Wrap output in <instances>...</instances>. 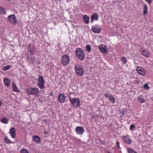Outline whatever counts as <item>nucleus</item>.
<instances>
[{
    "label": "nucleus",
    "mask_w": 153,
    "mask_h": 153,
    "mask_svg": "<svg viewBox=\"0 0 153 153\" xmlns=\"http://www.w3.org/2000/svg\"><path fill=\"white\" fill-rule=\"evenodd\" d=\"M26 91L28 94L33 95L35 97L38 96L40 93L39 89L36 88H28L26 89Z\"/></svg>",
    "instance_id": "nucleus-1"
},
{
    "label": "nucleus",
    "mask_w": 153,
    "mask_h": 153,
    "mask_svg": "<svg viewBox=\"0 0 153 153\" xmlns=\"http://www.w3.org/2000/svg\"><path fill=\"white\" fill-rule=\"evenodd\" d=\"M76 54L78 58L80 60H83L85 58V53L83 51L79 48H76L75 50Z\"/></svg>",
    "instance_id": "nucleus-2"
},
{
    "label": "nucleus",
    "mask_w": 153,
    "mask_h": 153,
    "mask_svg": "<svg viewBox=\"0 0 153 153\" xmlns=\"http://www.w3.org/2000/svg\"><path fill=\"white\" fill-rule=\"evenodd\" d=\"M69 99L73 107L75 108H77L80 106V101L78 98H71L70 97H69Z\"/></svg>",
    "instance_id": "nucleus-3"
},
{
    "label": "nucleus",
    "mask_w": 153,
    "mask_h": 153,
    "mask_svg": "<svg viewBox=\"0 0 153 153\" xmlns=\"http://www.w3.org/2000/svg\"><path fill=\"white\" fill-rule=\"evenodd\" d=\"M74 69L76 74L79 76H81L84 74V70L81 65L77 64L75 66Z\"/></svg>",
    "instance_id": "nucleus-4"
},
{
    "label": "nucleus",
    "mask_w": 153,
    "mask_h": 153,
    "mask_svg": "<svg viewBox=\"0 0 153 153\" xmlns=\"http://www.w3.org/2000/svg\"><path fill=\"white\" fill-rule=\"evenodd\" d=\"M44 79L42 76H39L38 79L37 85L41 89L44 88Z\"/></svg>",
    "instance_id": "nucleus-5"
},
{
    "label": "nucleus",
    "mask_w": 153,
    "mask_h": 153,
    "mask_svg": "<svg viewBox=\"0 0 153 153\" xmlns=\"http://www.w3.org/2000/svg\"><path fill=\"white\" fill-rule=\"evenodd\" d=\"M9 22L13 25H15L17 22L15 15V14H11L9 15L7 17Z\"/></svg>",
    "instance_id": "nucleus-6"
},
{
    "label": "nucleus",
    "mask_w": 153,
    "mask_h": 153,
    "mask_svg": "<svg viewBox=\"0 0 153 153\" xmlns=\"http://www.w3.org/2000/svg\"><path fill=\"white\" fill-rule=\"evenodd\" d=\"M70 60L68 56L65 55L62 57L61 63L64 66H66L69 63Z\"/></svg>",
    "instance_id": "nucleus-7"
},
{
    "label": "nucleus",
    "mask_w": 153,
    "mask_h": 153,
    "mask_svg": "<svg viewBox=\"0 0 153 153\" xmlns=\"http://www.w3.org/2000/svg\"><path fill=\"white\" fill-rule=\"evenodd\" d=\"M27 48L30 53L34 54L35 53L36 49L34 45L32 44H29L28 45Z\"/></svg>",
    "instance_id": "nucleus-8"
},
{
    "label": "nucleus",
    "mask_w": 153,
    "mask_h": 153,
    "mask_svg": "<svg viewBox=\"0 0 153 153\" xmlns=\"http://www.w3.org/2000/svg\"><path fill=\"white\" fill-rule=\"evenodd\" d=\"M136 71L137 73L141 75H144L146 73V70L142 67L140 66H138L137 67Z\"/></svg>",
    "instance_id": "nucleus-9"
},
{
    "label": "nucleus",
    "mask_w": 153,
    "mask_h": 153,
    "mask_svg": "<svg viewBox=\"0 0 153 153\" xmlns=\"http://www.w3.org/2000/svg\"><path fill=\"white\" fill-rule=\"evenodd\" d=\"M27 59L33 64L37 63V64H39V62H36V59L33 56H27Z\"/></svg>",
    "instance_id": "nucleus-10"
},
{
    "label": "nucleus",
    "mask_w": 153,
    "mask_h": 153,
    "mask_svg": "<svg viewBox=\"0 0 153 153\" xmlns=\"http://www.w3.org/2000/svg\"><path fill=\"white\" fill-rule=\"evenodd\" d=\"M92 30L94 33H99L101 32V29L99 26L95 25L92 26Z\"/></svg>",
    "instance_id": "nucleus-11"
},
{
    "label": "nucleus",
    "mask_w": 153,
    "mask_h": 153,
    "mask_svg": "<svg viewBox=\"0 0 153 153\" xmlns=\"http://www.w3.org/2000/svg\"><path fill=\"white\" fill-rule=\"evenodd\" d=\"M99 49L101 52L104 54H106L108 52L107 48L105 45H101L99 46Z\"/></svg>",
    "instance_id": "nucleus-12"
},
{
    "label": "nucleus",
    "mask_w": 153,
    "mask_h": 153,
    "mask_svg": "<svg viewBox=\"0 0 153 153\" xmlns=\"http://www.w3.org/2000/svg\"><path fill=\"white\" fill-rule=\"evenodd\" d=\"M84 131L83 128L81 126L77 127L75 129L76 132L79 135L82 134L84 132Z\"/></svg>",
    "instance_id": "nucleus-13"
},
{
    "label": "nucleus",
    "mask_w": 153,
    "mask_h": 153,
    "mask_svg": "<svg viewBox=\"0 0 153 153\" xmlns=\"http://www.w3.org/2000/svg\"><path fill=\"white\" fill-rule=\"evenodd\" d=\"M58 101L60 103H62L64 102L65 97V96L63 94H60L58 96Z\"/></svg>",
    "instance_id": "nucleus-14"
},
{
    "label": "nucleus",
    "mask_w": 153,
    "mask_h": 153,
    "mask_svg": "<svg viewBox=\"0 0 153 153\" xmlns=\"http://www.w3.org/2000/svg\"><path fill=\"white\" fill-rule=\"evenodd\" d=\"M122 138L125 143L129 144L131 143V140L128 136H122Z\"/></svg>",
    "instance_id": "nucleus-15"
},
{
    "label": "nucleus",
    "mask_w": 153,
    "mask_h": 153,
    "mask_svg": "<svg viewBox=\"0 0 153 153\" xmlns=\"http://www.w3.org/2000/svg\"><path fill=\"white\" fill-rule=\"evenodd\" d=\"M9 133L13 138H14L16 137L15 130L14 128L13 127L10 129Z\"/></svg>",
    "instance_id": "nucleus-16"
},
{
    "label": "nucleus",
    "mask_w": 153,
    "mask_h": 153,
    "mask_svg": "<svg viewBox=\"0 0 153 153\" xmlns=\"http://www.w3.org/2000/svg\"><path fill=\"white\" fill-rule=\"evenodd\" d=\"M142 54L146 57H149L150 56V53L149 51L143 50L141 52Z\"/></svg>",
    "instance_id": "nucleus-17"
},
{
    "label": "nucleus",
    "mask_w": 153,
    "mask_h": 153,
    "mask_svg": "<svg viewBox=\"0 0 153 153\" xmlns=\"http://www.w3.org/2000/svg\"><path fill=\"white\" fill-rule=\"evenodd\" d=\"M33 140L37 143H39L41 141L40 138L38 136H34L33 137Z\"/></svg>",
    "instance_id": "nucleus-18"
},
{
    "label": "nucleus",
    "mask_w": 153,
    "mask_h": 153,
    "mask_svg": "<svg viewBox=\"0 0 153 153\" xmlns=\"http://www.w3.org/2000/svg\"><path fill=\"white\" fill-rule=\"evenodd\" d=\"M98 18V14L94 13L93 14L92 16L91 17V22L93 23V20H97Z\"/></svg>",
    "instance_id": "nucleus-19"
},
{
    "label": "nucleus",
    "mask_w": 153,
    "mask_h": 153,
    "mask_svg": "<svg viewBox=\"0 0 153 153\" xmlns=\"http://www.w3.org/2000/svg\"><path fill=\"white\" fill-rule=\"evenodd\" d=\"M83 20L85 23L86 24L89 22V17L86 15H84L83 16Z\"/></svg>",
    "instance_id": "nucleus-20"
},
{
    "label": "nucleus",
    "mask_w": 153,
    "mask_h": 153,
    "mask_svg": "<svg viewBox=\"0 0 153 153\" xmlns=\"http://www.w3.org/2000/svg\"><path fill=\"white\" fill-rule=\"evenodd\" d=\"M5 85L7 87H8L10 85V80L7 78H5L3 80Z\"/></svg>",
    "instance_id": "nucleus-21"
},
{
    "label": "nucleus",
    "mask_w": 153,
    "mask_h": 153,
    "mask_svg": "<svg viewBox=\"0 0 153 153\" xmlns=\"http://www.w3.org/2000/svg\"><path fill=\"white\" fill-rule=\"evenodd\" d=\"M137 100L141 103H143L145 101V99L143 98V97L142 95L139 96L138 97Z\"/></svg>",
    "instance_id": "nucleus-22"
},
{
    "label": "nucleus",
    "mask_w": 153,
    "mask_h": 153,
    "mask_svg": "<svg viewBox=\"0 0 153 153\" xmlns=\"http://www.w3.org/2000/svg\"><path fill=\"white\" fill-rule=\"evenodd\" d=\"M12 86L14 91L17 92L19 91V90L18 87L16 86V84L14 82L13 83Z\"/></svg>",
    "instance_id": "nucleus-23"
},
{
    "label": "nucleus",
    "mask_w": 153,
    "mask_h": 153,
    "mask_svg": "<svg viewBox=\"0 0 153 153\" xmlns=\"http://www.w3.org/2000/svg\"><path fill=\"white\" fill-rule=\"evenodd\" d=\"M108 99L110 102H111L112 103H114L115 102V99L111 95H109Z\"/></svg>",
    "instance_id": "nucleus-24"
},
{
    "label": "nucleus",
    "mask_w": 153,
    "mask_h": 153,
    "mask_svg": "<svg viewBox=\"0 0 153 153\" xmlns=\"http://www.w3.org/2000/svg\"><path fill=\"white\" fill-rule=\"evenodd\" d=\"M148 12V9L147 7V6L146 4H145L144 5V9L143 10V15H146Z\"/></svg>",
    "instance_id": "nucleus-25"
},
{
    "label": "nucleus",
    "mask_w": 153,
    "mask_h": 153,
    "mask_svg": "<svg viewBox=\"0 0 153 153\" xmlns=\"http://www.w3.org/2000/svg\"><path fill=\"white\" fill-rule=\"evenodd\" d=\"M0 13L1 14H6L5 9L1 7H0Z\"/></svg>",
    "instance_id": "nucleus-26"
},
{
    "label": "nucleus",
    "mask_w": 153,
    "mask_h": 153,
    "mask_svg": "<svg viewBox=\"0 0 153 153\" xmlns=\"http://www.w3.org/2000/svg\"><path fill=\"white\" fill-rule=\"evenodd\" d=\"M1 123L4 124H7L8 123V120L6 118H3L1 120Z\"/></svg>",
    "instance_id": "nucleus-27"
},
{
    "label": "nucleus",
    "mask_w": 153,
    "mask_h": 153,
    "mask_svg": "<svg viewBox=\"0 0 153 153\" xmlns=\"http://www.w3.org/2000/svg\"><path fill=\"white\" fill-rule=\"evenodd\" d=\"M4 140L5 142L7 143H12L11 141H10L7 137H4Z\"/></svg>",
    "instance_id": "nucleus-28"
},
{
    "label": "nucleus",
    "mask_w": 153,
    "mask_h": 153,
    "mask_svg": "<svg viewBox=\"0 0 153 153\" xmlns=\"http://www.w3.org/2000/svg\"><path fill=\"white\" fill-rule=\"evenodd\" d=\"M121 60L124 64H126L127 62V59L125 57H121Z\"/></svg>",
    "instance_id": "nucleus-29"
},
{
    "label": "nucleus",
    "mask_w": 153,
    "mask_h": 153,
    "mask_svg": "<svg viewBox=\"0 0 153 153\" xmlns=\"http://www.w3.org/2000/svg\"><path fill=\"white\" fill-rule=\"evenodd\" d=\"M127 150L128 153H137L131 149L128 148Z\"/></svg>",
    "instance_id": "nucleus-30"
},
{
    "label": "nucleus",
    "mask_w": 153,
    "mask_h": 153,
    "mask_svg": "<svg viewBox=\"0 0 153 153\" xmlns=\"http://www.w3.org/2000/svg\"><path fill=\"white\" fill-rule=\"evenodd\" d=\"M86 50L89 52H90L91 50V49L90 46L89 45H87L86 46Z\"/></svg>",
    "instance_id": "nucleus-31"
},
{
    "label": "nucleus",
    "mask_w": 153,
    "mask_h": 153,
    "mask_svg": "<svg viewBox=\"0 0 153 153\" xmlns=\"http://www.w3.org/2000/svg\"><path fill=\"white\" fill-rule=\"evenodd\" d=\"M10 68V66L8 65L6 66H4L3 68V70L4 71H6L9 69Z\"/></svg>",
    "instance_id": "nucleus-32"
},
{
    "label": "nucleus",
    "mask_w": 153,
    "mask_h": 153,
    "mask_svg": "<svg viewBox=\"0 0 153 153\" xmlns=\"http://www.w3.org/2000/svg\"><path fill=\"white\" fill-rule=\"evenodd\" d=\"M21 153H29L27 150L25 149H23L21 150Z\"/></svg>",
    "instance_id": "nucleus-33"
},
{
    "label": "nucleus",
    "mask_w": 153,
    "mask_h": 153,
    "mask_svg": "<svg viewBox=\"0 0 153 153\" xmlns=\"http://www.w3.org/2000/svg\"><path fill=\"white\" fill-rule=\"evenodd\" d=\"M143 87L146 90H148L149 88L148 84H144L143 85Z\"/></svg>",
    "instance_id": "nucleus-34"
},
{
    "label": "nucleus",
    "mask_w": 153,
    "mask_h": 153,
    "mask_svg": "<svg viewBox=\"0 0 153 153\" xmlns=\"http://www.w3.org/2000/svg\"><path fill=\"white\" fill-rule=\"evenodd\" d=\"M130 130L133 131L135 130L134 125L133 124H131L130 127Z\"/></svg>",
    "instance_id": "nucleus-35"
},
{
    "label": "nucleus",
    "mask_w": 153,
    "mask_h": 153,
    "mask_svg": "<svg viewBox=\"0 0 153 153\" xmlns=\"http://www.w3.org/2000/svg\"><path fill=\"white\" fill-rule=\"evenodd\" d=\"M116 143L117 147L119 148H120L119 143L118 141H116Z\"/></svg>",
    "instance_id": "nucleus-36"
},
{
    "label": "nucleus",
    "mask_w": 153,
    "mask_h": 153,
    "mask_svg": "<svg viewBox=\"0 0 153 153\" xmlns=\"http://www.w3.org/2000/svg\"><path fill=\"white\" fill-rule=\"evenodd\" d=\"M109 95L108 94V93H105V97L106 98H109Z\"/></svg>",
    "instance_id": "nucleus-37"
},
{
    "label": "nucleus",
    "mask_w": 153,
    "mask_h": 153,
    "mask_svg": "<svg viewBox=\"0 0 153 153\" xmlns=\"http://www.w3.org/2000/svg\"><path fill=\"white\" fill-rule=\"evenodd\" d=\"M146 2H147L148 3L150 4L152 2L151 0H145Z\"/></svg>",
    "instance_id": "nucleus-38"
},
{
    "label": "nucleus",
    "mask_w": 153,
    "mask_h": 153,
    "mask_svg": "<svg viewBox=\"0 0 153 153\" xmlns=\"http://www.w3.org/2000/svg\"><path fill=\"white\" fill-rule=\"evenodd\" d=\"M2 104V101H0V105H1Z\"/></svg>",
    "instance_id": "nucleus-39"
},
{
    "label": "nucleus",
    "mask_w": 153,
    "mask_h": 153,
    "mask_svg": "<svg viewBox=\"0 0 153 153\" xmlns=\"http://www.w3.org/2000/svg\"><path fill=\"white\" fill-rule=\"evenodd\" d=\"M52 95H53V93H51L50 94V96H52Z\"/></svg>",
    "instance_id": "nucleus-40"
},
{
    "label": "nucleus",
    "mask_w": 153,
    "mask_h": 153,
    "mask_svg": "<svg viewBox=\"0 0 153 153\" xmlns=\"http://www.w3.org/2000/svg\"><path fill=\"white\" fill-rule=\"evenodd\" d=\"M44 121H46V120H44Z\"/></svg>",
    "instance_id": "nucleus-41"
},
{
    "label": "nucleus",
    "mask_w": 153,
    "mask_h": 153,
    "mask_svg": "<svg viewBox=\"0 0 153 153\" xmlns=\"http://www.w3.org/2000/svg\"><path fill=\"white\" fill-rule=\"evenodd\" d=\"M8 1H10V0H7Z\"/></svg>",
    "instance_id": "nucleus-42"
},
{
    "label": "nucleus",
    "mask_w": 153,
    "mask_h": 153,
    "mask_svg": "<svg viewBox=\"0 0 153 153\" xmlns=\"http://www.w3.org/2000/svg\"><path fill=\"white\" fill-rule=\"evenodd\" d=\"M108 153H109V152H108Z\"/></svg>",
    "instance_id": "nucleus-43"
}]
</instances>
